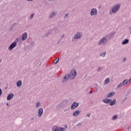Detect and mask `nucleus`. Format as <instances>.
<instances>
[{"label": "nucleus", "instance_id": "c9c22d12", "mask_svg": "<svg viewBox=\"0 0 131 131\" xmlns=\"http://www.w3.org/2000/svg\"><path fill=\"white\" fill-rule=\"evenodd\" d=\"M64 36H65V34H63L61 36V38H64Z\"/></svg>", "mask_w": 131, "mask_h": 131}, {"label": "nucleus", "instance_id": "ddd939ff", "mask_svg": "<svg viewBox=\"0 0 131 131\" xmlns=\"http://www.w3.org/2000/svg\"><path fill=\"white\" fill-rule=\"evenodd\" d=\"M13 97H14L13 93H10L7 96V101H10V100L13 99Z\"/></svg>", "mask_w": 131, "mask_h": 131}, {"label": "nucleus", "instance_id": "473e14b6", "mask_svg": "<svg viewBox=\"0 0 131 131\" xmlns=\"http://www.w3.org/2000/svg\"><path fill=\"white\" fill-rule=\"evenodd\" d=\"M77 126H81V123H79L77 125Z\"/></svg>", "mask_w": 131, "mask_h": 131}, {"label": "nucleus", "instance_id": "79ce46f5", "mask_svg": "<svg viewBox=\"0 0 131 131\" xmlns=\"http://www.w3.org/2000/svg\"><path fill=\"white\" fill-rule=\"evenodd\" d=\"M89 94H93V91H90Z\"/></svg>", "mask_w": 131, "mask_h": 131}, {"label": "nucleus", "instance_id": "a211bd4d", "mask_svg": "<svg viewBox=\"0 0 131 131\" xmlns=\"http://www.w3.org/2000/svg\"><path fill=\"white\" fill-rule=\"evenodd\" d=\"M21 85H22V81L19 80L16 82V86L17 88H20V86H21Z\"/></svg>", "mask_w": 131, "mask_h": 131}, {"label": "nucleus", "instance_id": "49530a36", "mask_svg": "<svg viewBox=\"0 0 131 131\" xmlns=\"http://www.w3.org/2000/svg\"><path fill=\"white\" fill-rule=\"evenodd\" d=\"M130 128V127H128V129H129Z\"/></svg>", "mask_w": 131, "mask_h": 131}, {"label": "nucleus", "instance_id": "4468645a", "mask_svg": "<svg viewBox=\"0 0 131 131\" xmlns=\"http://www.w3.org/2000/svg\"><path fill=\"white\" fill-rule=\"evenodd\" d=\"M81 113V111H75L73 113V116H77V115H79V114H80V113Z\"/></svg>", "mask_w": 131, "mask_h": 131}, {"label": "nucleus", "instance_id": "bb28decb", "mask_svg": "<svg viewBox=\"0 0 131 131\" xmlns=\"http://www.w3.org/2000/svg\"><path fill=\"white\" fill-rule=\"evenodd\" d=\"M117 117H118V116L117 115H115V116H113L112 118V120H115L117 119Z\"/></svg>", "mask_w": 131, "mask_h": 131}, {"label": "nucleus", "instance_id": "ea45409f", "mask_svg": "<svg viewBox=\"0 0 131 131\" xmlns=\"http://www.w3.org/2000/svg\"><path fill=\"white\" fill-rule=\"evenodd\" d=\"M126 99L127 98H125V99H123V102H124V101H126Z\"/></svg>", "mask_w": 131, "mask_h": 131}, {"label": "nucleus", "instance_id": "393cba45", "mask_svg": "<svg viewBox=\"0 0 131 131\" xmlns=\"http://www.w3.org/2000/svg\"><path fill=\"white\" fill-rule=\"evenodd\" d=\"M57 129H58V128L57 126H54L52 127V131L57 130Z\"/></svg>", "mask_w": 131, "mask_h": 131}, {"label": "nucleus", "instance_id": "c03bdc74", "mask_svg": "<svg viewBox=\"0 0 131 131\" xmlns=\"http://www.w3.org/2000/svg\"><path fill=\"white\" fill-rule=\"evenodd\" d=\"M6 105H7V106H9V103H7L6 104Z\"/></svg>", "mask_w": 131, "mask_h": 131}, {"label": "nucleus", "instance_id": "58836bf2", "mask_svg": "<svg viewBox=\"0 0 131 131\" xmlns=\"http://www.w3.org/2000/svg\"><path fill=\"white\" fill-rule=\"evenodd\" d=\"M128 29L129 30L130 32H131V26L128 28Z\"/></svg>", "mask_w": 131, "mask_h": 131}, {"label": "nucleus", "instance_id": "f03ea898", "mask_svg": "<svg viewBox=\"0 0 131 131\" xmlns=\"http://www.w3.org/2000/svg\"><path fill=\"white\" fill-rule=\"evenodd\" d=\"M107 42H108V38L107 36H103L98 41L97 45L99 47H104V46L107 45Z\"/></svg>", "mask_w": 131, "mask_h": 131}, {"label": "nucleus", "instance_id": "9b49d317", "mask_svg": "<svg viewBox=\"0 0 131 131\" xmlns=\"http://www.w3.org/2000/svg\"><path fill=\"white\" fill-rule=\"evenodd\" d=\"M56 15H57V11H54L50 14L49 16V19H52V18H54L56 17Z\"/></svg>", "mask_w": 131, "mask_h": 131}, {"label": "nucleus", "instance_id": "c85d7f7f", "mask_svg": "<svg viewBox=\"0 0 131 131\" xmlns=\"http://www.w3.org/2000/svg\"><path fill=\"white\" fill-rule=\"evenodd\" d=\"M58 130L59 131H65V128L59 127V128H58Z\"/></svg>", "mask_w": 131, "mask_h": 131}, {"label": "nucleus", "instance_id": "dca6fc26", "mask_svg": "<svg viewBox=\"0 0 131 131\" xmlns=\"http://www.w3.org/2000/svg\"><path fill=\"white\" fill-rule=\"evenodd\" d=\"M115 104H116V99H114L110 102L109 105L110 106H113L115 105Z\"/></svg>", "mask_w": 131, "mask_h": 131}, {"label": "nucleus", "instance_id": "b1692460", "mask_svg": "<svg viewBox=\"0 0 131 131\" xmlns=\"http://www.w3.org/2000/svg\"><path fill=\"white\" fill-rule=\"evenodd\" d=\"M122 86H124L123 85V84L122 83V82H121L119 84H118L117 86V89H120V88H121Z\"/></svg>", "mask_w": 131, "mask_h": 131}, {"label": "nucleus", "instance_id": "a19ab883", "mask_svg": "<svg viewBox=\"0 0 131 131\" xmlns=\"http://www.w3.org/2000/svg\"><path fill=\"white\" fill-rule=\"evenodd\" d=\"M27 1V2H32V1H33V0H26Z\"/></svg>", "mask_w": 131, "mask_h": 131}, {"label": "nucleus", "instance_id": "6ab92c4d", "mask_svg": "<svg viewBox=\"0 0 131 131\" xmlns=\"http://www.w3.org/2000/svg\"><path fill=\"white\" fill-rule=\"evenodd\" d=\"M111 101H112V100L111 99H103L102 100V102L103 103H105V104H108V103H110V102H111Z\"/></svg>", "mask_w": 131, "mask_h": 131}, {"label": "nucleus", "instance_id": "6e6552de", "mask_svg": "<svg viewBox=\"0 0 131 131\" xmlns=\"http://www.w3.org/2000/svg\"><path fill=\"white\" fill-rule=\"evenodd\" d=\"M78 106H79V103L76 102H74L71 106V109L72 110H74V109H76Z\"/></svg>", "mask_w": 131, "mask_h": 131}, {"label": "nucleus", "instance_id": "423d86ee", "mask_svg": "<svg viewBox=\"0 0 131 131\" xmlns=\"http://www.w3.org/2000/svg\"><path fill=\"white\" fill-rule=\"evenodd\" d=\"M82 37V32H77L73 37L74 39H80Z\"/></svg>", "mask_w": 131, "mask_h": 131}, {"label": "nucleus", "instance_id": "1a4fd4ad", "mask_svg": "<svg viewBox=\"0 0 131 131\" xmlns=\"http://www.w3.org/2000/svg\"><path fill=\"white\" fill-rule=\"evenodd\" d=\"M42 114H43V108L40 107L38 110V117H41V116H42Z\"/></svg>", "mask_w": 131, "mask_h": 131}, {"label": "nucleus", "instance_id": "a878e982", "mask_svg": "<svg viewBox=\"0 0 131 131\" xmlns=\"http://www.w3.org/2000/svg\"><path fill=\"white\" fill-rule=\"evenodd\" d=\"M59 60H60L59 58H56V59L54 61V64H57V63L59 62Z\"/></svg>", "mask_w": 131, "mask_h": 131}, {"label": "nucleus", "instance_id": "7c9ffc66", "mask_svg": "<svg viewBox=\"0 0 131 131\" xmlns=\"http://www.w3.org/2000/svg\"><path fill=\"white\" fill-rule=\"evenodd\" d=\"M125 61H126V57H124L123 58V62H125Z\"/></svg>", "mask_w": 131, "mask_h": 131}, {"label": "nucleus", "instance_id": "39448f33", "mask_svg": "<svg viewBox=\"0 0 131 131\" xmlns=\"http://www.w3.org/2000/svg\"><path fill=\"white\" fill-rule=\"evenodd\" d=\"M18 41H19V39L18 38H16L15 39L14 41L10 45V46H9V47L8 48V50L9 51H12V50H13V49L15 48V47H17V42H18Z\"/></svg>", "mask_w": 131, "mask_h": 131}, {"label": "nucleus", "instance_id": "7ed1b4c3", "mask_svg": "<svg viewBox=\"0 0 131 131\" xmlns=\"http://www.w3.org/2000/svg\"><path fill=\"white\" fill-rule=\"evenodd\" d=\"M69 79L71 80H73L75 77H76V75H77V73L75 70H73L71 71L70 74H67Z\"/></svg>", "mask_w": 131, "mask_h": 131}, {"label": "nucleus", "instance_id": "37998d69", "mask_svg": "<svg viewBox=\"0 0 131 131\" xmlns=\"http://www.w3.org/2000/svg\"><path fill=\"white\" fill-rule=\"evenodd\" d=\"M54 131H59V129H57V130H55Z\"/></svg>", "mask_w": 131, "mask_h": 131}, {"label": "nucleus", "instance_id": "2f4dec72", "mask_svg": "<svg viewBox=\"0 0 131 131\" xmlns=\"http://www.w3.org/2000/svg\"><path fill=\"white\" fill-rule=\"evenodd\" d=\"M2 94H3V91H2V89H0V96H2Z\"/></svg>", "mask_w": 131, "mask_h": 131}, {"label": "nucleus", "instance_id": "72a5a7b5", "mask_svg": "<svg viewBox=\"0 0 131 131\" xmlns=\"http://www.w3.org/2000/svg\"><path fill=\"white\" fill-rule=\"evenodd\" d=\"M101 68L100 67L98 68L97 69V71L99 72V71H101Z\"/></svg>", "mask_w": 131, "mask_h": 131}, {"label": "nucleus", "instance_id": "de8ad7c7", "mask_svg": "<svg viewBox=\"0 0 131 131\" xmlns=\"http://www.w3.org/2000/svg\"><path fill=\"white\" fill-rule=\"evenodd\" d=\"M1 62H2V60H0V63H1Z\"/></svg>", "mask_w": 131, "mask_h": 131}, {"label": "nucleus", "instance_id": "0eeeda50", "mask_svg": "<svg viewBox=\"0 0 131 131\" xmlns=\"http://www.w3.org/2000/svg\"><path fill=\"white\" fill-rule=\"evenodd\" d=\"M91 16H97L98 15V10L96 8H92L90 11Z\"/></svg>", "mask_w": 131, "mask_h": 131}, {"label": "nucleus", "instance_id": "f3484780", "mask_svg": "<svg viewBox=\"0 0 131 131\" xmlns=\"http://www.w3.org/2000/svg\"><path fill=\"white\" fill-rule=\"evenodd\" d=\"M128 42H129V40H128V39H125L124 40L122 41V45H127Z\"/></svg>", "mask_w": 131, "mask_h": 131}, {"label": "nucleus", "instance_id": "4c0bfd02", "mask_svg": "<svg viewBox=\"0 0 131 131\" xmlns=\"http://www.w3.org/2000/svg\"><path fill=\"white\" fill-rule=\"evenodd\" d=\"M31 46H33V45H34V42H32L31 43Z\"/></svg>", "mask_w": 131, "mask_h": 131}, {"label": "nucleus", "instance_id": "f704fd0d", "mask_svg": "<svg viewBox=\"0 0 131 131\" xmlns=\"http://www.w3.org/2000/svg\"><path fill=\"white\" fill-rule=\"evenodd\" d=\"M128 82H129V83H131V77L129 79V80H128Z\"/></svg>", "mask_w": 131, "mask_h": 131}, {"label": "nucleus", "instance_id": "4be33fe9", "mask_svg": "<svg viewBox=\"0 0 131 131\" xmlns=\"http://www.w3.org/2000/svg\"><path fill=\"white\" fill-rule=\"evenodd\" d=\"M105 56H106V52L101 53L100 54V57H101V58H104V57H105Z\"/></svg>", "mask_w": 131, "mask_h": 131}, {"label": "nucleus", "instance_id": "cd10ccee", "mask_svg": "<svg viewBox=\"0 0 131 131\" xmlns=\"http://www.w3.org/2000/svg\"><path fill=\"white\" fill-rule=\"evenodd\" d=\"M34 16V13H32L29 17L30 20H32L33 17Z\"/></svg>", "mask_w": 131, "mask_h": 131}, {"label": "nucleus", "instance_id": "aec40b11", "mask_svg": "<svg viewBox=\"0 0 131 131\" xmlns=\"http://www.w3.org/2000/svg\"><path fill=\"white\" fill-rule=\"evenodd\" d=\"M40 106H41V103H40V101H38L35 104V108H39Z\"/></svg>", "mask_w": 131, "mask_h": 131}, {"label": "nucleus", "instance_id": "5701e85b", "mask_svg": "<svg viewBox=\"0 0 131 131\" xmlns=\"http://www.w3.org/2000/svg\"><path fill=\"white\" fill-rule=\"evenodd\" d=\"M105 84H108V83H110V78H107L105 80Z\"/></svg>", "mask_w": 131, "mask_h": 131}, {"label": "nucleus", "instance_id": "2eb2a0df", "mask_svg": "<svg viewBox=\"0 0 131 131\" xmlns=\"http://www.w3.org/2000/svg\"><path fill=\"white\" fill-rule=\"evenodd\" d=\"M115 95V92H111L110 93L108 94L106 96L107 98H111V97H113Z\"/></svg>", "mask_w": 131, "mask_h": 131}, {"label": "nucleus", "instance_id": "20e7f679", "mask_svg": "<svg viewBox=\"0 0 131 131\" xmlns=\"http://www.w3.org/2000/svg\"><path fill=\"white\" fill-rule=\"evenodd\" d=\"M68 103V100H64L61 102H60L56 107L57 110H59V109H61L62 107H63V106H65L66 104Z\"/></svg>", "mask_w": 131, "mask_h": 131}, {"label": "nucleus", "instance_id": "a18cd8bd", "mask_svg": "<svg viewBox=\"0 0 131 131\" xmlns=\"http://www.w3.org/2000/svg\"><path fill=\"white\" fill-rule=\"evenodd\" d=\"M48 1H49V2H52V1L53 0H48Z\"/></svg>", "mask_w": 131, "mask_h": 131}, {"label": "nucleus", "instance_id": "412c9836", "mask_svg": "<svg viewBox=\"0 0 131 131\" xmlns=\"http://www.w3.org/2000/svg\"><path fill=\"white\" fill-rule=\"evenodd\" d=\"M122 83H123V85H125L126 84H127V83H128V79H125L122 82Z\"/></svg>", "mask_w": 131, "mask_h": 131}, {"label": "nucleus", "instance_id": "f257e3e1", "mask_svg": "<svg viewBox=\"0 0 131 131\" xmlns=\"http://www.w3.org/2000/svg\"><path fill=\"white\" fill-rule=\"evenodd\" d=\"M120 7H121V5L119 3L115 4L113 7H112L111 10L109 11V15L116 14V13H117L120 9Z\"/></svg>", "mask_w": 131, "mask_h": 131}, {"label": "nucleus", "instance_id": "c756f323", "mask_svg": "<svg viewBox=\"0 0 131 131\" xmlns=\"http://www.w3.org/2000/svg\"><path fill=\"white\" fill-rule=\"evenodd\" d=\"M63 18L64 19H66L67 18H68V14H66L63 16Z\"/></svg>", "mask_w": 131, "mask_h": 131}, {"label": "nucleus", "instance_id": "e433bc0d", "mask_svg": "<svg viewBox=\"0 0 131 131\" xmlns=\"http://www.w3.org/2000/svg\"><path fill=\"white\" fill-rule=\"evenodd\" d=\"M86 116H87V117H90V116H91V114H88L86 115Z\"/></svg>", "mask_w": 131, "mask_h": 131}, {"label": "nucleus", "instance_id": "f8f14e48", "mask_svg": "<svg viewBox=\"0 0 131 131\" xmlns=\"http://www.w3.org/2000/svg\"><path fill=\"white\" fill-rule=\"evenodd\" d=\"M27 36H28V34L27 32L24 33L22 35V40L23 41H25L26 39H27Z\"/></svg>", "mask_w": 131, "mask_h": 131}, {"label": "nucleus", "instance_id": "9d476101", "mask_svg": "<svg viewBox=\"0 0 131 131\" xmlns=\"http://www.w3.org/2000/svg\"><path fill=\"white\" fill-rule=\"evenodd\" d=\"M69 79V77H68V75L67 74L62 79V82H63V83H65V82H67V81H68Z\"/></svg>", "mask_w": 131, "mask_h": 131}]
</instances>
